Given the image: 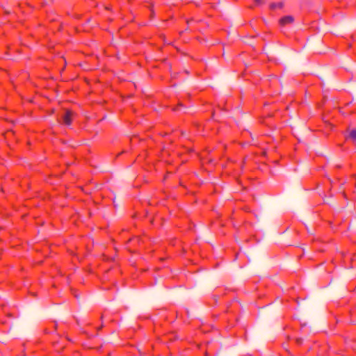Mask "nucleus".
<instances>
[{"mask_svg": "<svg viewBox=\"0 0 356 356\" xmlns=\"http://www.w3.org/2000/svg\"><path fill=\"white\" fill-rule=\"evenodd\" d=\"M74 113L72 111L67 110L63 117V121L66 125H70L72 122V116Z\"/></svg>", "mask_w": 356, "mask_h": 356, "instance_id": "obj_1", "label": "nucleus"}, {"mask_svg": "<svg viewBox=\"0 0 356 356\" xmlns=\"http://www.w3.org/2000/svg\"><path fill=\"white\" fill-rule=\"evenodd\" d=\"M294 21V18L291 15H287L284 17L280 20V22L282 25H286L288 24H291Z\"/></svg>", "mask_w": 356, "mask_h": 356, "instance_id": "obj_2", "label": "nucleus"}, {"mask_svg": "<svg viewBox=\"0 0 356 356\" xmlns=\"http://www.w3.org/2000/svg\"><path fill=\"white\" fill-rule=\"evenodd\" d=\"M283 6H284V3L283 2H280V3H272L270 5V8L271 9H275L277 8H282Z\"/></svg>", "mask_w": 356, "mask_h": 356, "instance_id": "obj_3", "label": "nucleus"}, {"mask_svg": "<svg viewBox=\"0 0 356 356\" xmlns=\"http://www.w3.org/2000/svg\"><path fill=\"white\" fill-rule=\"evenodd\" d=\"M350 137L353 140H356V129H353V130L350 132Z\"/></svg>", "mask_w": 356, "mask_h": 356, "instance_id": "obj_4", "label": "nucleus"}, {"mask_svg": "<svg viewBox=\"0 0 356 356\" xmlns=\"http://www.w3.org/2000/svg\"><path fill=\"white\" fill-rule=\"evenodd\" d=\"M297 343H302L303 341V339L302 338H299L296 339Z\"/></svg>", "mask_w": 356, "mask_h": 356, "instance_id": "obj_5", "label": "nucleus"}, {"mask_svg": "<svg viewBox=\"0 0 356 356\" xmlns=\"http://www.w3.org/2000/svg\"><path fill=\"white\" fill-rule=\"evenodd\" d=\"M258 4H262L264 3L263 0H254Z\"/></svg>", "mask_w": 356, "mask_h": 356, "instance_id": "obj_6", "label": "nucleus"}, {"mask_svg": "<svg viewBox=\"0 0 356 356\" xmlns=\"http://www.w3.org/2000/svg\"><path fill=\"white\" fill-rule=\"evenodd\" d=\"M327 203H330V199H327V200H325Z\"/></svg>", "mask_w": 356, "mask_h": 356, "instance_id": "obj_7", "label": "nucleus"}, {"mask_svg": "<svg viewBox=\"0 0 356 356\" xmlns=\"http://www.w3.org/2000/svg\"><path fill=\"white\" fill-rule=\"evenodd\" d=\"M327 203H330V199H327V200H325Z\"/></svg>", "mask_w": 356, "mask_h": 356, "instance_id": "obj_8", "label": "nucleus"}, {"mask_svg": "<svg viewBox=\"0 0 356 356\" xmlns=\"http://www.w3.org/2000/svg\"><path fill=\"white\" fill-rule=\"evenodd\" d=\"M308 232L311 234H313L312 232H311V229H309Z\"/></svg>", "mask_w": 356, "mask_h": 356, "instance_id": "obj_9", "label": "nucleus"}]
</instances>
